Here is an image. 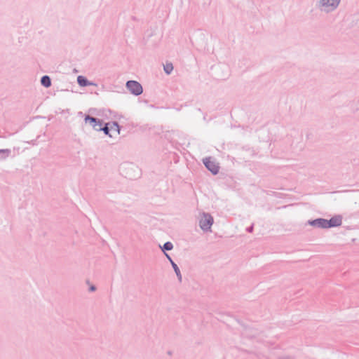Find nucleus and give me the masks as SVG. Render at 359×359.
Segmentation results:
<instances>
[{
    "label": "nucleus",
    "instance_id": "5",
    "mask_svg": "<svg viewBox=\"0 0 359 359\" xmlns=\"http://www.w3.org/2000/svg\"><path fill=\"white\" fill-rule=\"evenodd\" d=\"M329 223L330 227L339 226L341 224V217L340 216L334 217L329 220Z\"/></svg>",
    "mask_w": 359,
    "mask_h": 359
},
{
    "label": "nucleus",
    "instance_id": "11",
    "mask_svg": "<svg viewBox=\"0 0 359 359\" xmlns=\"http://www.w3.org/2000/svg\"><path fill=\"white\" fill-rule=\"evenodd\" d=\"M77 81L81 86H86L88 84L86 79L82 76H79Z\"/></svg>",
    "mask_w": 359,
    "mask_h": 359
},
{
    "label": "nucleus",
    "instance_id": "12",
    "mask_svg": "<svg viewBox=\"0 0 359 359\" xmlns=\"http://www.w3.org/2000/svg\"><path fill=\"white\" fill-rule=\"evenodd\" d=\"M173 69L172 63H166L164 65V70L167 74H170Z\"/></svg>",
    "mask_w": 359,
    "mask_h": 359
},
{
    "label": "nucleus",
    "instance_id": "3",
    "mask_svg": "<svg viewBox=\"0 0 359 359\" xmlns=\"http://www.w3.org/2000/svg\"><path fill=\"white\" fill-rule=\"evenodd\" d=\"M206 168L214 175L219 172V167L217 163L211 160L210 158H207L203 161Z\"/></svg>",
    "mask_w": 359,
    "mask_h": 359
},
{
    "label": "nucleus",
    "instance_id": "15",
    "mask_svg": "<svg viewBox=\"0 0 359 359\" xmlns=\"http://www.w3.org/2000/svg\"><path fill=\"white\" fill-rule=\"evenodd\" d=\"M95 290V287L94 286H91L90 287V290L91 291H94Z\"/></svg>",
    "mask_w": 359,
    "mask_h": 359
},
{
    "label": "nucleus",
    "instance_id": "1",
    "mask_svg": "<svg viewBox=\"0 0 359 359\" xmlns=\"http://www.w3.org/2000/svg\"><path fill=\"white\" fill-rule=\"evenodd\" d=\"M213 223V219L210 215L203 214L201 217L199 224L200 226L203 230L210 229Z\"/></svg>",
    "mask_w": 359,
    "mask_h": 359
},
{
    "label": "nucleus",
    "instance_id": "4",
    "mask_svg": "<svg viewBox=\"0 0 359 359\" xmlns=\"http://www.w3.org/2000/svg\"><path fill=\"white\" fill-rule=\"evenodd\" d=\"M339 3V0H320V4L325 11L335 8Z\"/></svg>",
    "mask_w": 359,
    "mask_h": 359
},
{
    "label": "nucleus",
    "instance_id": "8",
    "mask_svg": "<svg viewBox=\"0 0 359 359\" xmlns=\"http://www.w3.org/2000/svg\"><path fill=\"white\" fill-rule=\"evenodd\" d=\"M86 123H89L93 127V125L95 126V128L99 127V123H101L99 121H97L96 118L87 116L85 118Z\"/></svg>",
    "mask_w": 359,
    "mask_h": 359
},
{
    "label": "nucleus",
    "instance_id": "2",
    "mask_svg": "<svg viewBox=\"0 0 359 359\" xmlns=\"http://www.w3.org/2000/svg\"><path fill=\"white\" fill-rule=\"evenodd\" d=\"M126 87L131 93L139 95L142 93V86L135 81H129L126 83Z\"/></svg>",
    "mask_w": 359,
    "mask_h": 359
},
{
    "label": "nucleus",
    "instance_id": "6",
    "mask_svg": "<svg viewBox=\"0 0 359 359\" xmlns=\"http://www.w3.org/2000/svg\"><path fill=\"white\" fill-rule=\"evenodd\" d=\"M313 223L315 224L318 225L319 226L323 227V228H330V227L329 220L320 219L314 221Z\"/></svg>",
    "mask_w": 359,
    "mask_h": 359
},
{
    "label": "nucleus",
    "instance_id": "14",
    "mask_svg": "<svg viewBox=\"0 0 359 359\" xmlns=\"http://www.w3.org/2000/svg\"><path fill=\"white\" fill-rule=\"evenodd\" d=\"M172 265L175 269V273H177V276L181 278V274H180V269H178L177 266L176 265V264H175L174 262H172Z\"/></svg>",
    "mask_w": 359,
    "mask_h": 359
},
{
    "label": "nucleus",
    "instance_id": "10",
    "mask_svg": "<svg viewBox=\"0 0 359 359\" xmlns=\"http://www.w3.org/2000/svg\"><path fill=\"white\" fill-rule=\"evenodd\" d=\"M41 84L45 87H49L51 84L50 78L48 76H43L41 78Z\"/></svg>",
    "mask_w": 359,
    "mask_h": 359
},
{
    "label": "nucleus",
    "instance_id": "13",
    "mask_svg": "<svg viewBox=\"0 0 359 359\" xmlns=\"http://www.w3.org/2000/svg\"><path fill=\"white\" fill-rule=\"evenodd\" d=\"M173 248L172 244L170 242H167L164 244L163 248L166 250H170Z\"/></svg>",
    "mask_w": 359,
    "mask_h": 359
},
{
    "label": "nucleus",
    "instance_id": "7",
    "mask_svg": "<svg viewBox=\"0 0 359 359\" xmlns=\"http://www.w3.org/2000/svg\"><path fill=\"white\" fill-rule=\"evenodd\" d=\"M102 123H99V127L95 128V126L93 125V128L96 130H103L106 135H109L110 137H112V134L109 133V123H107L104 128H102Z\"/></svg>",
    "mask_w": 359,
    "mask_h": 359
},
{
    "label": "nucleus",
    "instance_id": "9",
    "mask_svg": "<svg viewBox=\"0 0 359 359\" xmlns=\"http://www.w3.org/2000/svg\"><path fill=\"white\" fill-rule=\"evenodd\" d=\"M109 129L114 134H119L120 129L117 123H109Z\"/></svg>",
    "mask_w": 359,
    "mask_h": 359
}]
</instances>
